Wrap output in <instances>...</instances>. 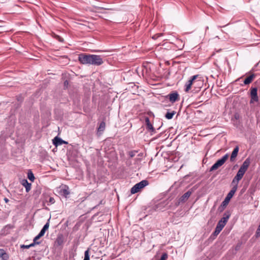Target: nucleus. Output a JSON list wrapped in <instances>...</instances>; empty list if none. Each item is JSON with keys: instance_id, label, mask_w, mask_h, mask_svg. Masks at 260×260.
Wrapping results in <instances>:
<instances>
[{"instance_id": "a878e982", "label": "nucleus", "mask_w": 260, "mask_h": 260, "mask_svg": "<svg viewBox=\"0 0 260 260\" xmlns=\"http://www.w3.org/2000/svg\"><path fill=\"white\" fill-rule=\"evenodd\" d=\"M167 258L168 254L166 253H164L161 255V257L159 260H167Z\"/></svg>"}, {"instance_id": "bb28decb", "label": "nucleus", "mask_w": 260, "mask_h": 260, "mask_svg": "<svg viewBox=\"0 0 260 260\" xmlns=\"http://www.w3.org/2000/svg\"><path fill=\"white\" fill-rule=\"evenodd\" d=\"M162 36V34L161 33H160V34H155L154 35H153L152 37V38L153 39V40H156L157 38H158L159 37H161Z\"/></svg>"}, {"instance_id": "f8f14e48", "label": "nucleus", "mask_w": 260, "mask_h": 260, "mask_svg": "<svg viewBox=\"0 0 260 260\" xmlns=\"http://www.w3.org/2000/svg\"><path fill=\"white\" fill-rule=\"evenodd\" d=\"M224 226L225 225L222 224V223L218 221L216 226L215 230L213 233L214 235L215 236H217L224 227Z\"/></svg>"}, {"instance_id": "c85d7f7f", "label": "nucleus", "mask_w": 260, "mask_h": 260, "mask_svg": "<svg viewBox=\"0 0 260 260\" xmlns=\"http://www.w3.org/2000/svg\"><path fill=\"white\" fill-rule=\"evenodd\" d=\"M49 203L50 205L53 204L55 203V200L53 197H50L49 199Z\"/></svg>"}, {"instance_id": "0eeeda50", "label": "nucleus", "mask_w": 260, "mask_h": 260, "mask_svg": "<svg viewBox=\"0 0 260 260\" xmlns=\"http://www.w3.org/2000/svg\"><path fill=\"white\" fill-rule=\"evenodd\" d=\"M203 81L201 78L199 76L197 79H194L192 82V86L196 89V91H199L203 86Z\"/></svg>"}, {"instance_id": "5701e85b", "label": "nucleus", "mask_w": 260, "mask_h": 260, "mask_svg": "<svg viewBox=\"0 0 260 260\" xmlns=\"http://www.w3.org/2000/svg\"><path fill=\"white\" fill-rule=\"evenodd\" d=\"M63 243V239L61 237H58L56 240V243L57 245L60 246Z\"/></svg>"}, {"instance_id": "dca6fc26", "label": "nucleus", "mask_w": 260, "mask_h": 260, "mask_svg": "<svg viewBox=\"0 0 260 260\" xmlns=\"http://www.w3.org/2000/svg\"><path fill=\"white\" fill-rule=\"evenodd\" d=\"M192 193V191L190 190L187 191L183 195H182L180 199L182 202H185L187 200L188 198L190 196Z\"/></svg>"}, {"instance_id": "ddd939ff", "label": "nucleus", "mask_w": 260, "mask_h": 260, "mask_svg": "<svg viewBox=\"0 0 260 260\" xmlns=\"http://www.w3.org/2000/svg\"><path fill=\"white\" fill-rule=\"evenodd\" d=\"M230 215L231 214L229 212H225L223 214V217L219 221V222L222 223V224L225 225L230 217Z\"/></svg>"}, {"instance_id": "c9c22d12", "label": "nucleus", "mask_w": 260, "mask_h": 260, "mask_svg": "<svg viewBox=\"0 0 260 260\" xmlns=\"http://www.w3.org/2000/svg\"><path fill=\"white\" fill-rule=\"evenodd\" d=\"M68 84H69L68 81L67 80H66L64 82V86H67L68 85Z\"/></svg>"}, {"instance_id": "f03ea898", "label": "nucleus", "mask_w": 260, "mask_h": 260, "mask_svg": "<svg viewBox=\"0 0 260 260\" xmlns=\"http://www.w3.org/2000/svg\"><path fill=\"white\" fill-rule=\"evenodd\" d=\"M78 60L82 64H90L95 66H101L104 62L101 56L95 54L82 53L79 55Z\"/></svg>"}, {"instance_id": "a211bd4d", "label": "nucleus", "mask_w": 260, "mask_h": 260, "mask_svg": "<svg viewBox=\"0 0 260 260\" xmlns=\"http://www.w3.org/2000/svg\"><path fill=\"white\" fill-rule=\"evenodd\" d=\"M60 192L63 196L67 197L70 193L69 187L68 186H65L63 188L60 189Z\"/></svg>"}, {"instance_id": "2f4dec72", "label": "nucleus", "mask_w": 260, "mask_h": 260, "mask_svg": "<svg viewBox=\"0 0 260 260\" xmlns=\"http://www.w3.org/2000/svg\"><path fill=\"white\" fill-rule=\"evenodd\" d=\"M145 122H146V125L151 123L150 122L149 117H145Z\"/></svg>"}, {"instance_id": "cd10ccee", "label": "nucleus", "mask_w": 260, "mask_h": 260, "mask_svg": "<svg viewBox=\"0 0 260 260\" xmlns=\"http://www.w3.org/2000/svg\"><path fill=\"white\" fill-rule=\"evenodd\" d=\"M49 219L48 220V222L44 225L43 228H42L46 231L48 229L49 226Z\"/></svg>"}, {"instance_id": "473e14b6", "label": "nucleus", "mask_w": 260, "mask_h": 260, "mask_svg": "<svg viewBox=\"0 0 260 260\" xmlns=\"http://www.w3.org/2000/svg\"><path fill=\"white\" fill-rule=\"evenodd\" d=\"M40 243V242H35L33 241V243L29 245V248L34 246L36 244H39Z\"/></svg>"}, {"instance_id": "4468645a", "label": "nucleus", "mask_w": 260, "mask_h": 260, "mask_svg": "<svg viewBox=\"0 0 260 260\" xmlns=\"http://www.w3.org/2000/svg\"><path fill=\"white\" fill-rule=\"evenodd\" d=\"M256 75L255 74H252L248 77H247L244 80V84L245 85H248L252 82V81L253 80V79L255 78Z\"/></svg>"}, {"instance_id": "20e7f679", "label": "nucleus", "mask_w": 260, "mask_h": 260, "mask_svg": "<svg viewBox=\"0 0 260 260\" xmlns=\"http://www.w3.org/2000/svg\"><path fill=\"white\" fill-rule=\"evenodd\" d=\"M149 184L148 181L146 180H143L140 182L136 184L131 190L132 194L136 193L139 192L141 189L143 188Z\"/></svg>"}, {"instance_id": "7ed1b4c3", "label": "nucleus", "mask_w": 260, "mask_h": 260, "mask_svg": "<svg viewBox=\"0 0 260 260\" xmlns=\"http://www.w3.org/2000/svg\"><path fill=\"white\" fill-rule=\"evenodd\" d=\"M169 199L172 201L174 199V202L176 205H179V183L175 182V183L170 187L169 189Z\"/></svg>"}, {"instance_id": "412c9836", "label": "nucleus", "mask_w": 260, "mask_h": 260, "mask_svg": "<svg viewBox=\"0 0 260 260\" xmlns=\"http://www.w3.org/2000/svg\"><path fill=\"white\" fill-rule=\"evenodd\" d=\"M146 128L148 131L151 133L155 132V129L151 123L148 124L147 125H146Z\"/></svg>"}, {"instance_id": "c756f323", "label": "nucleus", "mask_w": 260, "mask_h": 260, "mask_svg": "<svg viewBox=\"0 0 260 260\" xmlns=\"http://www.w3.org/2000/svg\"><path fill=\"white\" fill-rule=\"evenodd\" d=\"M41 237H41V236H40V235L38 234L37 236H36V237L34 238V240H33V241H34V242H38L37 241V240H38V239H39Z\"/></svg>"}, {"instance_id": "4c0bfd02", "label": "nucleus", "mask_w": 260, "mask_h": 260, "mask_svg": "<svg viewBox=\"0 0 260 260\" xmlns=\"http://www.w3.org/2000/svg\"><path fill=\"white\" fill-rule=\"evenodd\" d=\"M258 105L260 107V102L258 103Z\"/></svg>"}, {"instance_id": "7c9ffc66", "label": "nucleus", "mask_w": 260, "mask_h": 260, "mask_svg": "<svg viewBox=\"0 0 260 260\" xmlns=\"http://www.w3.org/2000/svg\"><path fill=\"white\" fill-rule=\"evenodd\" d=\"M45 232H46V231L42 229L41 230L40 232L39 233V235L40 236H41V237H42V236H43L44 235V234L45 233Z\"/></svg>"}, {"instance_id": "9d476101", "label": "nucleus", "mask_w": 260, "mask_h": 260, "mask_svg": "<svg viewBox=\"0 0 260 260\" xmlns=\"http://www.w3.org/2000/svg\"><path fill=\"white\" fill-rule=\"evenodd\" d=\"M68 143L66 141H64V140H62L61 138L55 137L54 139L53 140V144L55 146H58L59 145H61L63 144H67Z\"/></svg>"}, {"instance_id": "f257e3e1", "label": "nucleus", "mask_w": 260, "mask_h": 260, "mask_svg": "<svg viewBox=\"0 0 260 260\" xmlns=\"http://www.w3.org/2000/svg\"><path fill=\"white\" fill-rule=\"evenodd\" d=\"M251 161L250 158H247L242 165L241 166L239 170H238L236 175L235 176L232 182V185L233 186L232 189L228 193L224 201L221 203V206L225 207L229 203L230 200L232 198L234 194L236 192L239 182L243 178L244 174L247 170Z\"/></svg>"}, {"instance_id": "6ab92c4d", "label": "nucleus", "mask_w": 260, "mask_h": 260, "mask_svg": "<svg viewBox=\"0 0 260 260\" xmlns=\"http://www.w3.org/2000/svg\"><path fill=\"white\" fill-rule=\"evenodd\" d=\"M105 123L104 121H102L100 123L99 127L98 128V132H103L105 129Z\"/></svg>"}, {"instance_id": "2eb2a0df", "label": "nucleus", "mask_w": 260, "mask_h": 260, "mask_svg": "<svg viewBox=\"0 0 260 260\" xmlns=\"http://www.w3.org/2000/svg\"><path fill=\"white\" fill-rule=\"evenodd\" d=\"M22 184L25 187L26 191L28 192L31 189V183L28 182L26 179L22 181Z\"/></svg>"}, {"instance_id": "39448f33", "label": "nucleus", "mask_w": 260, "mask_h": 260, "mask_svg": "<svg viewBox=\"0 0 260 260\" xmlns=\"http://www.w3.org/2000/svg\"><path fill=\"white\" fill-rule=\"evenodd\" d=\"M229 154H225L220 159H218L210 169L209 171L212 172L217 170L218 168L222 166L229 158Z\"/></svg>"}, {"instance_id": "aec40b11", "label": "nucleus", "mask_w": 260, "mask_h": 260, "mask_svg": "<svg viewBox=\"0 0 260 260\" xmlns=\"http://www.w3.org/2000/svg\"><path fill=\"white\" fill-rule=\"evenodd\" d=\"M0 257L4 260H7L8 258V254L3 250H0Z\"/></svg>"}, {"instance_id": "f3484780", "label": "nucleus", "mask_w": 260, "mask_h": 260, "mask_svg": "<svg viewBox=\"0 0 260 260\" xmlns=\"http://www.w3.org/2000/svg\"><path fill=\"white\" fill-rule=\"evenodd\" d=\"M176 112L174 110H168L167 113L165 114V117L167 119H171L173 118V116L176 114Z\"/></svg>"}, {"instance_id": "e433bc0d", "label": "nucleus", "mask_w": 260, "mask_h": 260, "mask_svg": "<svg viewBox=\"0 0 260 260\" xmlns=\"http://www.w3.org/2000/svg\"><path fill=\"white\" fill-rule=\"evenodd\" d=\"M5 202H6V203H7V202L9 201V200H8V199H7V198H5Z\"/></svg>"}, {"instance_id": "1a4fd4ad", "label": "nucleus", "mask_w": 260, "mask_h": 260, "mask_svg": "<svg viewBox=\"0 0 260 260\" xmlns=\"http://www.w3.org/2000/svg\"><path fill=\"white\" fill-rule=\"evenodd\" d=\"M178 94L177 92L170 93L166 96V98L168 99L171 103H174L178 99Z\"/></svg>"}, {"instance_id": "393cba45", "label": "nucleus", "mask_w": 260, "mask_h": 260, "mask_svg": "<svg viewBox=\"0 0 260 260\" xmlns=\"http://www.w3.org/2000/svg\"><path fill=\"white\" fill-rule=\"evenodd\" d=\"M138 151H135V150H133V151H131L128 152V155L130 157H133L134 156H135L136 153H137Z\"/></svg>"}, {"instance_id": "6e6552de", "label": "nucleus", "mask_w": 260, "mask_h": 260, "mask_svg": "<svg viewBox=\"0 0 260 260\" xmlns=\"http://www.w3.org/2000/svg\"><path fill=\"white\" fill-rule=\"evenodd\" d=\"M199 78V75H194L191 77V78L188 81V82L185 85L184 90L185 92H188L192 86V82L194 79H197Z\"/></svg>"}, {"instance_id": "f704fd0d", "label": "nucleus", "mask_w": 260, "mask_h": 260, "mask_svg": "<svg viewBox=\"0 0 260 260\" xmlns=\"http://www.w3.org/2000/svg\"><path fill=\"white\" fill-rule=\"evenodd\" d=\"M184 57V55H180V63L181 62H185V61H182L181 60V59L182 58V57Z\"/></svg>"}, {"instance_id": "423d86ee", "label": "nucleus", "mask_w": 260, "mask_h": 260, "mask_svg": "<svg viewBox=\"0 0 260 260\" xmlns=\"http://www.w3.org/2000/svg\"><path fill=\"white\" fill-rule=\"evenodd\" d=\"M250 104H253L255 102H258L259 98L257 95V88L256 87H251L250 89Z\"/></svg>"}, {"instance_id": "b1692460", "label": "nucleus", "mask_w": 260, "mask_h": 260, "mask_svg": "<svg viewBox=\"0 0 260 260\" xmlns=\"http://www.w3.org/2000/svg\"><path fill=\"white\" fill-rule=\"evenodd\" d=\"M83 260H90V256L89 253V249L86 250L84 252V258Z\"/></svg>"}, {"instance_id": "9b49d317", "label": "nucleus", "mask_w": 260, "mask_h": 260, "mask_svg": "<svg viewBox=\"0 0 260 260\" xmlns=\"http://www.w3.org/2000/svg\"><path fill=\"white\" fill-rule=\"evenodd\" d=\"M239 150V148L238 146H236L234 148V149L231 154V157H230V161H231L233 162L235 160L236 157H237V156L238 155Z\"/></svg>"}, {"instance_id": "4be33fe9", "label": "nucleus", "mask_w": 260, "mask_h": 260, "mask_svg": "<svg viewBox=\"0 0 260 260\" xmlns=\"http://www.w3.org/2000/svg\"><path fill=\"white\" fill-rule=\"evenodd\" d=\"M27 177L31 181H34L35 180V176L31 171H28L27 173Z\"/></svg>"}, {"instance_id": "72a5a7b5", "label": "nucleus", "mask_w": 260, "mask_h": 260, "mask_svg": "<svg viewBox=\"0 0 260 260\" xmlns=\"http://www.w3.org/2000/svg\"><path fill=\"white\" fill-rule=\"evenodd\" d=\"M21 248H25V249H28L29 248V245H21Z\"/></svg>"}]
</instances>
